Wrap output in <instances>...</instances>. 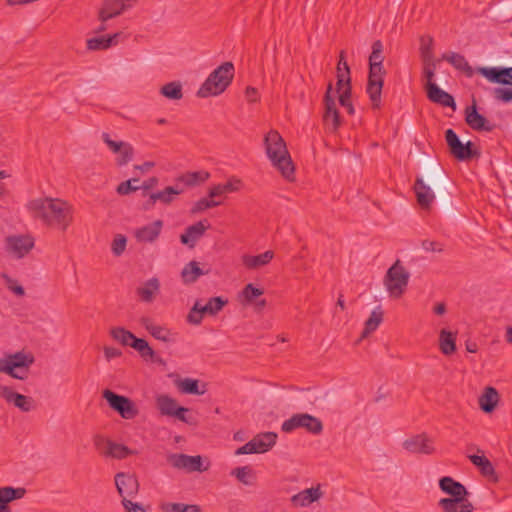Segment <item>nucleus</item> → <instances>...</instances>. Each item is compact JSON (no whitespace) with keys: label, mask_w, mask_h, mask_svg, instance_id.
<instances>
[{"label":"nucleus","mask_w":512,"mask_h":512,"mask_svg":"<svg viewBox=\"0 0 512 512\" xmlns=\"http://www.w3.org/2000/svg\"><path fill=\"white\" fill-rule=\"evenodd\" d=\"M439 348L444 355H451L456 351V335L442 329L439 335Z\"/></svg>","instance_id":"nucleus-35"},{"label":"nucleus","mask_w":512,"mask_h":512,"mask_svg":"<svg viewBox=\"0 0 512 512\" xmlns=\"http://www.w3.org/2000/svg\"><path fill=\"white\" fill-rule=\"evenodd\" d=\"M385 73L382 53L371 52L369 56V77L366 92L369 95L373 108L380 107L384 83L383 76Z\"/></svg>","instance_id":"nucleus-5"},{"label":"nucleus","mask_w":512,"mask_h":512,"mask_svg":"<svg viewBox=\"0 0 512 512\" xmlns=\"http://www.w3.org/2000/svg\"><path fill=\"white\" fill-rule=\"evenodd\" d=\"M264 145L272 165L286 180L293 181L295 167L281 135L277 131L271 130L264 138Z\"/></svg>","instance_id":"nucleus-2"},{"label":"nucleus","mask_w":512,"mask_h":512,"mask_svg":"<svg viewBox=\"0 0 512 512\" xmlns=\"http://www.w3.org/2000/svg\"><path fill=\"white\" fill-rule=\"evenodd\" d=\"M198 384L199 381L196 379L185 378L179 383L178 387L183 393L202 395L205 393V390L200 391Z\"/></svg>","instance_id":"nucleus-49"},{"label":"nucleus","mask_w":512,"mask_h":512,"mask_svg":"<svg viewBox=\"0 0 512 512\" xmlns=\"http://www.w3.org/2000/svg\"><path fill=\"white\" fill-rule=\"evenodd\" d=\"M30 363H32V359L22 352L7 354L0 357V373H5L16 379H24L27 377Z\"/></svg>","instance_id":"nucleus-7"},{"label":"nucleus","mask_w":512,"mask_h":512,"mask_svg":"<svg viewBox=\"0 0 512 512\" xmlns=\"http://www.w3.org/2000/svg\"><path fill=\"white\" fill-rule=\"evenodd\" d=\"M127 239L124 235L118 234L112 242V252L115 256H120L126 248Z\"/></svg>","instance_id":"nucleus-55"},{"label":"nucleus","mask_w":512,"mask_h":512,"mask_svg":"<svg viewBox=\"0 0 512 512\" xmlns=\"http://www.w3.org/2000/svg\"><path fill=\"white\" fill-rule=\"evenodd\" d=\"M203 274V271L200 269L199 265L195 261L189 262L182 270V278L185 283L194 282L200 275Z\"/></svg>","instance_id":"nucleus-46"},{"label":"nucleus","mask_w":512,"mask_h":512,"mask_svg":"<svg viewBox=\"0 0 512 512\" xmlns=\"http://www.w3.org/2000/svg\"><path fill=\"white\" fill-rule=\"evenodd\" d=\"M498 401V391L494 387L488 386L479 398V405L485 413H491L497 406Z\"/></svg>","instance_id":"nucleus-33"},{"label":"nucleus","mask_w":512,"mask_h":512,"mask_svg":"<svg viewBox=\"0 0 512 512\" xmlns=\"http://www.w3.org/2000/svg\"><path fill=\"white\" fill-rule=\"evenodd\" d=\"M422 248L427 252H442L443 244L432 240H423L421 242Z\"/></svg>","instance_id":"nucleus-57"},{"label":"nucleus","mask_w":512,"mask_h":512,"mask_svg":"<svg viewBox=\"0 0 512 512\" xmlns=\"http://www.w3.org/2000/svg\"><path fill=\"white\" fill-rule=\"evenodd\" d=\"M239 183H240L239 180H234V182L228 181L225 184L214 185L209 189L208 196L210 198H215V197L222 196L226 193L235 192L238 190L237 184H239Z\"/></svg>","instance_id":"nucleus-42"},{"label":"nucleus","mask_w":512,"mask_h":512,"mask_svg":"<svg viewBox=\"0 0 512 512\" xmlns=\"http://www.w3.org/2000/svg\"><path fill=\"white\" fill-rule=\"evenodd\" d=\"M441 59L450 63L455 69L464 72L468 77H471L474 73L472 67L462 54L456 52L444 53Z\"/></svg>","instance_id":"nucleus-32"},{"label":"nucleus","mask_w":512,"mask_h":512,"mask_svg":"<svg viewBox=\"0 0 512 512\" xmlns=\"http://www.w3.org/2000/svg\"><path fill=\"white\" fill-rule=\"evenodd\" d=\"M7 251L16 258H22L32 249V238L29 236H9L6 238Z\"/></svg>","instance_id":"nucleus-20"},{"label":"nucleus","mask_w":512,"mask_h":512,"mask_svg":"<svg viewBox=\"0 0 512 512\" xmlns=\"http://www.w3.org/2000/svg\"><path fill=\"white\" fill-rule=\"evenodd\" d=\"M264 290H242L238 295L239 302L244 306H253L256 312L262 311L266 300L260 298Z\"/></svg>","instance_id":"nucleus-27"},{"label":"nucleus","mask_w":512,"mask_h":512,"mask_svg":"<svg viewBox=\"0 0 512 512\" xmlns=\"http://www.w3.org/2000/svg\"><path fill=\"white\" fill-rule=\"evenodd\" d=\"M245 97L250 103L257 102L259 100L258 90L252 86H248L245 90Z\"/></svg>","instance_id":"nucleus-62"},{"label":"nucleus","mask_w":512,"mask_h":512,"mask_svg":"<svg viewBox=\"0 0 512 512\" xmlns=\"http://www.w3.org/2000/svg\"><path fill=\"white\" fill-rule=\"evenodd\" d=\"M158 291L159 290H138L139 299L142 302L151 303L156 299Z\"/></svg>","instance_id":"nucleus-58"},{"label":"nucleus","mask_w":512,"mask_h":512,"mask_svg":"<svg viewBox=\"0 0 512 512\" xmlns=\"http://www.w3.org/2000/svg\"><path fill=\"white\" fill-rule=\"evenodd\" d=\"M220 204H221V202L214 200V198H210V199L201 198L197 202H195V204L193 205V207L191 209V213L197 214L204 210L217 207Z\"/></svg>","instance_id":"nucleus-51"},{"label":"nucleus","mask_w":512,"mask_h":512,"mask_svg":"<svg viewBox=\"0 0 512 512\" xmlns=\"http://www.w3.org/2000/svg\"><path fill=\"white\" fill-rule=\"evenodd\" d=\"M124 508L127 512H146L143 506L132 501H125Z\"/></svg>","instance_id":"nucleus-64"},{"label":"nucleus","mask_w":512,"mask_h":512,"mask_svg":"<svg viewBox=\"0 0 512 512\" xmlns=\"http://www.w3.org/2000/svg\"><path fill=\"white\" fill-rule=\"evenodd\" d=\"M102 396L107 401L110 408L124 419H134L139 413L135 403L126 396L119 395L109 389H105Z\"/></svg>","instance_id":"nucleus-9"},{"label":"nucleus","mask_w":512,"mask_h":512,"mask_svg":"<svg viewBox=\"0 0 512 512\" xmlns=\"http://www.w3.org/2000/svg\"><path fill=\"white\" fill-rule=\"evenodd\" d=\"M163 512H200L201 509L195 504L166 502L160 505Z\"/></svg>","instance_id":"nucleus-44"},{"label":"nucleus","mask_w":512,"mask_h":512,"mask_svg":"<svg viewBox=\"0 0 512 512\" xmlns=\"http://www.w3.org/2000/svg\"><path fill=\"white\" fill-rule=\"evenodd\" d=\"M72 205L59 198H39L34 200V218L42 221L43 225L66 231L73 222Z\"/></svg>","instance_id":"nucleus-1"},{"label":"nucleus","mask_w":512,"mask_h":512,"mask_svg":"<svg viewBox=\"0 0 512 512\" xmlns=\"http://www.w3.org/2000/svg\"><path fill=\"white\" fill-rule=\"evenodd\" d=\"M445 140L449 147L450 153L457 160H470L479 155L478 151L473 149V143L471 141H468L465 144L462 143L453 129L446 130Z\"/></svg>","instance_id":"nucleus-10"},{"label":"nucleus","mask_w":512,"mask_h":512,"mask_svg":"<svg viewBox=\"0 0 512 512\" xmlns=\"http://www.w3.org/2000/svg\"><path fill=\"white\" fill-rule=\"evenodd\" d=\"M337 91L339 92V102L342 107H344L349 114H354V107L350 101L351 98V83L344 84L342 86V89L339 90L337 88Z\"/></svg>","instance_id":"nucleus-47"},{"label":"nucleus","mask_w":512,"mask_h":512,"mask_svg":"<svg viewBox=\"0 0 512 512\" xmlns=\"http://www.w3.org/2000/svg\"><path fill=\"white\" fill-rule=\"evenodd\" d=\"M13 404L20 408L22 411L30 410V404L27 400V397L22 394H18V396H16L15 400H13Z\"/></svg>","instance_id":"nucleus-60"},{"label":"nucleus","mask_w":512,"mask_h":512,"mask_svg":"<svg viewBox=\"0 0 512 512\" xmlns=\"http://www.w3.org/2000/svg\"><path fill=\"white\" fill-rule=\"evenodd\" d=\"M409 278V272L400 260H396V262L387 270L384 282L387 288H404L408 285Z\"/></svg>","instance_id":"nucleus-16"},{"label":"nucleus","mask_w":512,"mask_h":512,"mask_svg":"<svg viewBox=\"0 0 512 512\" xmlns=\"http://www.w3.org/2000/svg\"><path fill=\"white\" fill-rule=\"evenodd\" d=\"M210 177L207 171L186 172L177 177L176 181L187 187H194L204 183Z\"/></svg>","instance_id":"nucleus-34"},{"label":"nucleus","mask_w":512,"mask_h":512,"mask_svg":"<svg viewBox=\"0 0 512 512\" xmlns=\"http://www.w3.org/2000/svg\"><path fill=\"white\" fill-rule=\"evenodd\" d=\"M384 312L381 306H377L370 314L364 323V329L361 333L360 340L367 338L370 334L375 332L380 324L383 322Z\"/></svg>","instance_id":"nucleus-31"},{"label":"nucleus","mask_w":512,"mask_h":512,"mask_svg":"<svg viewBox=\"0 0 512 512\" xmlns=\"http://www.w3.org/2000/svg\"><path fill=\"white\" fill-rule=\"evenodd\" d=\"M160 93L168 99L180 100L183 97L182 85L178 81L169 82L161 87Z\"/></svg>","instance_id":"nucleus-43"},{"label":"nucleus","mask_w":512,"mask_h":512,"mask_svg":"<svg viewBox=\"0 0 512 512\" xmlns=\"http://www.w3.org/2000/svg\"><path fill=\"white\" fill-rule=\"evenodd\" d=\"M167 461L176 469L187 472H204L208 470L209 465L203 466L200 455L190 456L182 453L170 454Z\"/></svg>","instance_id":"nucleus-12"},{"label":"nucleus","mask_w":512,"mask_h":512,"mask_svg":"<svg viewBox=\"0 0 512 512\" xmlns=\"http://www.w3.org/2000/svg\"><path fill=\"white\" fill-rule=\"evenodd\" d=\"M111 337L122 344L123 346H130L137 337L130 331L122 327H114L110 330Z\"/></svg>","instance_id":"nucleus-40"},{"label":"nucleus","mask_w":512,"mask_h":512,"mask_svg":"<svg viewBox=\"0 0 512 512\" xmlns=\"http://www.w3.org/2000/svg\"><path fill=\"white\" fill-rule=\"evenodd\" d=\"M111 47V40L106 35L93 37L87 40V48L89 50H104Z\"/></svg>","instance_id":"nucleus-50"},{"label":"nucleus","mask_w":512,"mask_h":512,"mask_svg":"<svg viewBox=\"0 0 512 512\" xmlns=\"http://www.w3.org/2000/svg\"><path fill=\"white\" fill-rule=\"evenodd\" d=\"M162 227L163 221L156 220L151 224L136 229L134 236L138 242L151 243L159 237Z\"/></svg>","instance_id":"nucleus-24"},{"label":"nucleus","mask_w":512,"mask_h":512,"mask_svg":"<svg viewBox=\"0 0 512 512\" xmlns=\"http://www.w3.org/2000/svg\"><path fill=\"white\" fill-rule=\"evenodd\" d=\"M117 154H118V157L116 159L117 165L118 166H124V165L128 164L133 159L134 149L131 146V153H130V155L128 157H125L124 148L121 149L120 152H118Z\"/></svg>","instance_id":"nucleus-61"},{"label":"nucleus","mask_w":512,"mask_h":512,"mask_svg":"<svg viewBox=\"0 0 512 512\" xmlns=\"http://www.w3.org/2000/svg\"><path fill=\"white\" fill-rule=\"evenodd\" d=\"M131 347L135 349L144 360H155V351L150 347L149 343L142 338H137L131 343Z\"/></svg>","instance_id":"nucleus-41"},{"label":"nucleus","mask_w":512,"mask_h":512,"mask_svg":"<svg viewBox=\"0 0 512 512\" xmlns=\"http://www.w3.org/2000/svg\"><path fill=\"white\" fill-rule=\"evenodd\" d=\"M323 493L320 490V487H311L305 490L300 491L295 494L291 498V502L294 506L306 507L312 504L313 502L319 500L322 497Z\"/></svg>","instance_id":"nucleus-28"},{"label":"nucleus","mask_w":512,"mask_h":512,"mask_svg":"<svg viewBox=\"0 0 512 512\" xmlns=\"http://www.w3.org/2000/svg\"><path fill=\"white\" fill-rule=\"evenodd\" d=\"M277 440V434L274 432H264L256 435L249 442L239 447L235 454L236 455H244V454H253V453H265L269 451L275 444Z\"/></svg>","instance_id":"nucleus-11"},{"label":"nucleus","mask_w":512,"mask_h":512,"mask_svg":"<svg viewBox=\"0 0 512 512\" xmlns=\"http://www.w3.org/2000/svg\"><path fill=\"white\" fill-rule=\"evenodd\" d=\"M138 0H104L98 12V19L108 21L121 15L137 4Z\"/></svg>","instance_id":"nucleus-13"},{"label":"nucleus","mask_w":512,"mask_h":512,"mask_svg":"<svg viewBox=\"0 0 512 512\" xmlns=\"http://www.w3.org/2000/svg\"><path fill=\"white\" fill-rule=\"evenodd\" d=\"M331 93L332 84L329 83L327 91L324 96L325 111L323 115V121L329 131L336 132L341 122L339 111L337 110L336 107L335 99L332 97Z\"/></svg>","instance_id":"nucleus-14"},{"label":"nucleus","mask_w":512,"mask_h":512,"mask_svg":"<svg viewBox=\"0 0 512 512\" xmlns=\"http://www.w3.org/2000/svg\"><path fill=\"white\" fill-rule=\"evenodd\" d=\"M141 325L153 336L155 339L163 342H173L174 334L166 327L156 324L151 318L143 317L140 320Z\"/></svg>","instance_id":"nucleus-23"},{"label":"nucleus","mask_w":512,"mask_h":512,"mask_svg":"<svg viewBox=\"0 0 512 512\" xmlns=\"http://www.w3.org/2000/svg\"><path fill=\"white\" fill-rule=\"evenodd\" d=\"M403 447L410 453L430 455L434 452L433 442L426 434H418L406 439Z\"/></svg>","instance_id":"nucleus-19"},{"label":"nucleus","mask_w":512,"mask_h":512,"mask_svg":"<svg viewBox=\"0 0 512 512\" xmlns=\"http://www.w3.org/2000/svg\"><path fill=\"white\" fill-rule=\"evenodd\" d=\"M469 459L475 466L480 469L483 476L490 477L495 475V469L492 463L484 455H470Z\"/></svg>","instance_id":"nucleus-39"},{"label":"nucleus","mask_w":512,"mask_h":512,"mask_svg":"<svg viewBox=\"0 0 512 512\" xmlns=\"http://www.w3.org/2000/svg\"><path fill=\"white\" fill-rule=\"evenodd\" d=\"M113 441L107 439L101 434H96L93 436V445L95 449L105 457V451L109 450V447L111 446Z\"/></svg>","instance_id":"nucleus-53"},{"label":"nucleus","mask_w":512,"mask_h":512,"mask_svg":"<svg viewBox=\"0 0 512 512\" xmlns=\"http://www.w3.org/2000/svg\"><path fill=\"white\" fill-rule=\"evenodd\" d=\"M209 226L206 220L188 226L185 232L180 235V242L189 248H194L196 242L204 235Z\"/></svg>","instance_id":"nucleus-21"},{"label":"nucleus","mask_w":512,"mask_h":512,"mask_svg":"<svg viewBox=\"0 0 512 512\" xmlns=\"http://www.w3.org/2000/svg\"><path fill=\"white\" fill-rule=\"evenodd\" d=\"M426 92L430 101L456 110V103L453 96L442 90L437 84L426 85Z\"/></svg>","instance_id":"nucleus-22"},{"label":"nucleus","mask_w":512,"mask_h":512,"mask_svg":"<svg viewBox=\"0 0 512 512\" xmlns=\"http://www.w3.org/2000/svg\"><path fill=\"white\" fill-rule=\"evenodd\" d=\"M422 61H430L433 58V39L431 37H422L420 45Z\"/></svg>","instance_id":"nucleus-52"},{"label":"nucleus","mask_w":512,"mask_h":512,"mask_svg":"<svg viewBox=\"0 0 512 512\" xmlns=\"http://www.w3.org/2000/svg\"><path fill=\"white\" fill-rule=\"evenodd\" d=\"M115 485L119 495L122 497L123 505L125 501H130L128 498H133L139 490L137 478L124 472H119L115 475Z\"/></svg>","instance_id":"nucleus-15"},{"label":"nucleus","mask_w":512,"mask_h":512,"mask_svg":"<svg viewBox=\"0 0 512 512\" xmlns=\"http://www.w3.org/2000/svg\"><path fill=\"white\" fill-rule=\"evenodd\" d=\"M414 191L417 202L423 209H428L435 200V194L431 188L426 185L421 177H417L414 184Z\"/></svg>","instance_id":"nucleus-26"},{"label":"nucleus","mask_w":512,"mask_h":512,"mask_svg":"<svg viewBox=\"0 0 512 512\" xmlns=\"http://www.w3.org/2000/svg\"><path fill=\"white\" fill-rule=\"evenodd\" d=\"M103 351H104V355H105V358L107 361H110L114 358H118L122 355V352L119 349L114 348V347L106 346V347H104Z\"/></svg>","instance_id":"nucleus-63"},{"label":"nucleus","mask_w":512,"mask_h":512,"mask_svg":"<svg viewBox=\"0 0 512 512\" xmlns=\"http://www.w3.org/2000/svg\"><path fill=\"white\" fill-rule=\"evenodd\" d=\"M136 453V451L131 450L129 447L123 444L112 442L109 450L105 451V457L121 460L127 458L128 456L135 455Z\"/></svg>","instance_id":"nucleus-38"},{"label":"nucleus","mask_w":512,"mask_h":512,"mask_svg":"<svg viewBox=\"0 0 512 512\" xmlns=\"http://www.w3.org/2000/svg\"><path fill=\"white\" fill-rule=\"evenodd\" d=\"M298 428H304L309 433L318 435L323 431L321 420L307 413H298L291 416L282 423L281 429L285 433H290Z\"/></svg>","instance_id":"nucleus-8"},{"label":"nucleus","mask_w":512,"mask_h":512,"mask_svg":"<svg viewBox=\"0 0 512 512\" xmlns=\"http://www.w3.org/2000/svg\"><path fill=\"white\" fill-rule=\"evenodd\" d=\"M102 140L108 146V148L115 154L120 152V150L123 148H124L125 157H128L131 153V144L130 143L124 142V141L112 140L108 133L102 134Z\"/></svg>","instance_id":"nucleus-45"},{"label":"nucleus","mask_w":512,"mask_h":512,"mask_svg":"<svg viewBox=\"0 0 512 512\" xmlns=\"http://www.w3.org/2000/svg\"><path fill=\"white\" fill-rule=\"evenodd\" d=\"M234 73L235 68L232 62L222 63L209 74L196 95L200 98H208L222 94L231 85Z\"/></svg>","instance_id":"nucleus-4"},{"label":"nucleus","mask_w":512,"mask_h":512,"mask_svg":"<svg viewBox=\"0 0 512 512\" xmlns=\"http://www.w3.org/2000/svg\"><path fill=\"white\" fill-rule=\"evenodd\" d=\"M25 494V488H13L11 486L0 488V512H11L9 503L22 498Z\"/></svg>","instance_id":"nucleus-29"},{"label":"nucleus","mask_w":512,"mask_h":512,"mask_svg":"<svg viewBox=\"0 0 512 512\" xmlns=\"http://www.w3.org/2000/svg\"><path fill=\"white\" fill-rule=\"evenodd\" d=\"M476 71L491 83L512 86V67H478Z\"/></svg>","instance_id":"nucleus-17"},{"label":"nucleus","mask_w":512,"mask_h":512,"mask_svg":"<svg viewBox=\"0 0 512 512\" xmlns=\"http://www.w3.org/2000/svg\"><path fill=\"white\" fill-rule=\"evenodd\" d=\"M465 121L467 125L475 131L491 132L495 125L490 123L483 115L477 111L476 102L465 109Z\"/></svg>","instance_id":"nucleus-18"},{"label":"nucleus","mask_w":512,"mask_h":512,"mask_svg":"<svg viewBox=\"0 0 512 512\" xmlns=\"http://www.w3.org/2000/svg\"><path fill=\"white\" fill-rule=\"evenodd\" d=\"M439 488L448 498L439 500L438 505L443 512H473L475 507L467 498L469 495L466 487L450 476H444L439 480Z\"/></svg>","instance_id":"nucleus-3"},{"label":"nucleus","mask_w":512,"mask_h":512,"mask_svg":"<svg viewBox=\"0 0 512 512\" xmlns=\"http://www.w3.org/2000/svg\"><path fill=\"white\" fill-rule=\"evenodd\" d=\"M19 393H16L12 390V388L8 386H1L0 387V396L4 398L8 403H13V400H15L16 396H18Z\"/></svg>","instance_id":"nucleus-59"},{"label":"nucleus","mask_w":512,"mask_h":512,"mask_svg":"<svg viewBox=\"0 0 512 512\" xmlns=\"http://www.w3.org/2000/svg\"><path fill=\"white\" fill-rule=\"evenodd\" d=\"M231 475L245 485H251L254 478L253 470L249 466L237 467L231 471Z\"/></svg>","instance_id":"nucleus-48"},{"label":"nucleus","mask_w":512,"mask_h":512,"mask_svg":"<svg viewBox=\"0 0 512 512\" xmlns=\"http://www.w3.org/2000/svg\"><path fill=\"white\" fill-rule=\"evenodd\" d=\"M493 96L496 100L503 103L512 102V88L509 87H497L493 90Z\"/></svg>","instance_id":"nucleus-54"},{"label":"nucleus","mask_w":512,"mask_h":512,"mask_svg":"<svg viewBox=\"0 0 512 512\" xmlns=\"http://www.w3.org/2000/svg\"><path fill=\"white\" fill-rule=\"evenodd\" d=\"M274 257V252L267 250L258 255L244 254L241 257L242 265L249 270H257L266 266Z\"/></svg>","instance_id":"nucleus-25"},{"label":"nucleus","mask_w":512,"mask_h":512,"mask_svg":"<svg viewBox=\"0 0 512 512\" xmlns=\"http://www.w3.org/2000/svg\"><path fill=\"white\" fill-rule=\"evenodd\" d=\"M183 191V189H179L178 187L167 186L162 191L151 193L147 204L154 205L159 201L162 204L169 205L175 200L176 196L183 193Z\"/></svg>","instance_id":"nucleus-30"},{"label":"nucleus","mask_w":512,"mask_h":512,"mask_svg":"<svg viewBox=\"0 0 512 512\" xmlns=\"http://www.w3.org/2000/svg\"><path fill=\"white\" fill-rule=\"evenodd\" d=\"M227 303L228 300L222 297L198 299L190 309L187 321L193 325H199L205 316H215Z\"/></svg>","instance_id":"nucleus-6"},{"label":"nucleus","mask_w":512,"mask_h":512,"mask_svg":"<svg viewBox=\"0 0 512 512\" xmlns=\"http://www.w3.org/2000/svg\"><path fill=\"white\" fill-rule=\"evenodd\" d=\"M156 405L162 415L170 417L179 407L177 401L174 398L164 394L157 396Z\"/></svg>","instance_id":"nucleus-37"},{"label":"nucleus","mask_w":512,"mask_h":512,"mask_svg":"<svg viewBox=\"0 0 512 512\" xmlns=\"http://www.w3.org/2000/svg\"><path fill=\"white\" fill-rule=\"evenodd\" d=\"M138 182L137 178L129 179L120 183L117 187V193L120 195H127L131 192L137 191L140 189V186H134L132 183Z\"/></svg>","instance_id":"nucleus-56"},{"label":"nucleus","mask_w":512,"mask_h":512,"mask_svg":"<svg viewBox=\"0 0 512 512\" xmlns=\"http://www.w3.org/2000/svg\"><path fill=\"white\" fill-rule=\"evenodd\" d=\"M349 83H351L350 68L345 60V52L341 51L337 64V88L341 90L344 84Z\"/></svg>","instance_id":"nucleus-36"}]
</instances>
